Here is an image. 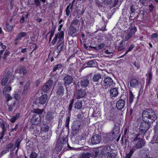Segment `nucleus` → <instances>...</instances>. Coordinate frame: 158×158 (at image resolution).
Returning <instances> with one entry per match:
<instances>
[{"label":"nucleus","mask_w":158,"mask_h":158,"mask_svg":"<svg viewBox=\"0 0 158 158\" xmlns=\"http://www.w3.org/2000/svg\"><path fill=\"white\" fill-rule=\"evenodd\" d=\"M156 118L155 112L151 109H147L143 111L142 113V119L144 121H147L146 118L150 119L152 121H154L156 119Z\"/></svg>","instance_id":"f257e3e1"},{"label":"nucleus","mask_w":158,"mask_h":158,"mask_svg":"<svg viewBox=\"0 0 158 158\" xmlns=\"http://www.w3.org/2000/svg\"><path fill=\"white\" fill-rule=\"evenodd\" d=\"M139 135L138 134H136L135 133H133L131 135V140L132 141L131 143L133 144L134 143H135L137 141H138L137 144H136V145L134 146L132 148L135 149L140 148L143 145L144 141L142 139L139 140Z\"/></svg>","instance_id":"f03ea898"},{"label":"nucleus","mask_w":158,"mask_h":158,"mask_svg":"<svg viewBox=\"0 0 158 158\" xmlns=\"http://www.w3.org/2000/svg\"><path fill=\"white\" fill-rule=\"evenodd\" d=\"M64 35L63 31H60L57 34H56L52 42V44L53 45H54L57 40L58 38L59 40V41H62L64 38Z\"/></svg>","instance_id":"7ed1b4c3"},{"label":"nucleus","mask_w":158,"mask_h":158,"mask_svg":"<svg viewBox=\"0 0 158 158\" xmlns=\"http://www.w3.org/2000/svg\"><path fill=\"white\" fill-rule=\"evenodd\" d=\"M52 81L51 80L48 81L43 86L42 90L44 92H48L50 91L52 88Z\"/></svg>","instance_id":"20e7f679"},{"label":"nucleus","mask_w":158,"mask_h":158,"mask_svg":"<svg viewBox=\"0 0 158 158\" xmlns=\"http://www.w3.org/2000/svg\"><path fill=\"white\" fill-rule=\"evenodd\" d=\"M148 128V124L145 121L142 123L139 126V131L141 133H145Z\"/></svg>","instance_id":"39448f33"},{"label":"nucleus","mask_w":158,"mask_h":158,"mask_svg":"<svg viewBox=\"0 0 158 158\" xmlns=\"http://www.w3.org/2000/svg\"><path fill=\"white\" fill-rule=\"evenodd\" d=\"M79 84L82 87H86L88 86L89 82L88 80L85 77L81 78L80 79Z\"/></svg>","instance_id":"423d86ee"},{"label":"nucleus","mask_w":158,"mask_h":158,"mask_svg":"<svg viewBox=\"0 0 158 158\" xmlns=\"http://www.w3.org/2000/svg\"><path fill=\"white\" fill-rule=\"evenodd\" d=\"M101 139V137L98 135H94L91 139V142L93 144H95L99 143Z\"/></svg>","instance_id":"0eeeda50"},{"label":"nucleus","mask_w":158,"mask_h":158,"mask_svg":"<svg viewBox=\"0 0 158 158\" xmlns=\"http://www.w3.org/2000/svg\"><path fill=\"white\" fill-rule=\"evenodd\" d=\"M41 121V117L40 116L34 115L32 118L31 122L34 125H37L40 123Z\"/></svg>","instance_id":"6e6552de"},{"label":"nucleus","mask_w":158,"mask_h":158,"mask_svg":"<svg viewBox=\"0 0 158 158\" xmlns=\"http://www.w3.org/2000/svg\"><path fill=\"white\" fill-rule=\"evenodd\" d=\"M111 151V149L110 146L103 147L101 151V153L104 156H106Z\"/></svg>","instance_id":"1a4fd4ad"},{"label":"nucleus","mask_w":158,"mask_h":158,"mask_svg":"<svg viewBox=\"0 0 158 158\" xmlns=\"http://www.w3.org/2000/svg\"><path fill=\"white\" fill-rule=\"evenodd\" d=\"M103 82L104 86L106 87H108L112 85L113 81L111 78L108 77L104 79Z\"/></svg>","instance_id":"9d476101"},{"label":"nucleus","mask_w":158,"mask_h":158,"mask_svg":"<svg viewBox=\"0 0 158 158\" xmlns=\"http://www.w3.org/2000/svg\"><path fill=\"white\" fill-rule=\"evenodd\" d=\"M106 1H105L103 2L104 3L109 5V7L110 8H113L115 6L118 1V0H114V1H112V0H106Z\"/></svg>","instance_id":"9b49d317"},{"label":"nucleus","mask_w":158,"mask_h":158,"mask_svg":"<svg viewBox=\"0 0 158 158\" xmlns=\"http://www.w3.org/2000/svg\"><path fill=\"white\" fill-rule=\"evenodd\" d=\"M16 72L19 73L21 75H22L23 76H24L26 74L27 71L24 66H21L18 68L16 70Z\"/></svg>","instance_id":"f8f14e48"},{"label":"nucleus","mask_w":158,"mask_h":158,"mask_svg":"<svg viewBox=\"0 0 158 158\" xmlns=\"http://www.w3.org/2000/svg\"><path fill=\"white\" fill-rule=\"evenodd\" d=\"M125 105V101L121 99H119L117 101L116 103V106L118 109L121 110L123 108Z\"/></svg>","instance_id":"ddd939ff"},{"label":"nucleus","mask_w":158,"mask_h":158,"mask_svg":"<svg viewBox=\"0 0 158 158\" xmlns=\"http://www.w3.org/2000/svg\"><path fill=\"white\" fill-rule=\"evenodd\" d=\"M120 128L118 127L115 126L112 132V136L115 138L119 135Z\"/></svg>","instance_id":"4468645a"},{"label":"nucleus","mask_w":158,"mask_h":158,"mask_svg":"<svg viewBox=\"0 0 158 158\" xmlns=\"http://www.w3.org/2000/svg\"><path fill=\"white\" fill-rule=\"evenodd\" d=\"M136 31V28L135 27H133L130 30L129 33L125 36V40H128L129 39Z\"/></svg>","instance_id":"2eb2a0df"},{"label":"nucleus","mask_w":158,"mask_h":158,"mask_svg":"<svg viewBox=\"0 0 158 158\" xmlns=\"http://www.w3.org/2000/svg\"><path fill=\"white\" fill-rule=\"evenodd\" d=\"M64 80L65 84L69 85L72 82L73 78L69 75H67L64 77Z\"/></svg>","instance_id":"dca6fc26"},{"label":"nucleus","mask_w":158,"mask_h":158,"mask_svg":"<svg viewBox=\"0 0 158 158\" xmlns=\"http://www.w3.org/2000/svg\"><path fill=\"white\" fill-rule=\"evenodd\" d=\"M27 35V33L24 32H22L19 33L18 35L17 36L16 39H15V41H17L19 40H20L22 39V38L25 37Z\"/></svg>","instance_id":"f3484780"},{"label":"nucleus","mask_w":158,"mask_h":158,"mask_svg":"<svg viewBox=\"0 0 158 158\" xmlns=\"http://www.w3.org/2000/svg\"><path fill=\"white\" fill-rule=\"evenodd\" d=\"M47 99V95L46 94H44L40 98L39 103L42 104H44L46 102Z\"/></svg>","instance_id":"a211bd4d"},{"label":"nucleus","mask_w":158,"mask_h":158,"mask_svg":"<svg viewBox=\"0 0 158 158\" xmlns=\"http://www.w3.org/2000/svg\"><path fill=\"white\" fill-rule=\"evenodd\" d=\"M110 95L112 97H116L118 94L117 89L115 88H112L110 91Z\"/></svg>","instance_id":"6ab92c4d"},{"label":"nucleus","mask_w":158,"mask_h":158,"mask_svg":"<svg viewBox=\"0 0 158 158\" xmlns=\"http://www.w3.org/2000/svg\"><path fill=\"white\" fill-rule=\"evenodd\" d=\"M85 91L82 89H80L77 92V98H81L84 97L85 95Z\"/></svg>","instance_id":"aec40b11"},{"label":"nucleus","mask_w":158,"mask_h":158,"mask_svg":"<svg viewBox=\"0 0 158 158\" xmlns=\"http://www.w3.org/2000/svg\"><path fill=\"white\" fill-rule=\"evenodd\" d=\"M138 80L135 79H131L130 81V86L132 88H135L138 85Z\"/></svg>","instance_id":"412c9836"},{"label":"nucleus","mask_w":158,"mask_h":158,"mask_svg":"<svg viewBox=\"0 0 158 158\" xmlns=\"http://www.w3.org/2000/svg\"><path fill=\"white\" fill-rule=\"evenodd\" d=\"M64 93V89L63 87L60 86L58 88L56 91V93L58 95H62Z\"/></svg>","instance_id":"4be33fe9"},{"label":"nucleus","mask_w":158,"mask_h":158,"mask_svg":"<svg viewBox=\"0 0 158 158\" xmlns=\"http://www.w3.org/2000/svg\"><path fill=\"white\" fill-rule=\"evenodd\" d=\"M12 89V88L10 86H6L4 89L3 94L4 95L6 94L7 92H10Z\"/></svg>","instance_id":"5701e85b"},{"label":"nucleus","mask_w":158,"mask_h":158,"mask_svg":"<svg viewBox=\"0 0 158 158\" xmlns=\"http://www.w3.org/2000/svg\"><path fill=\"white\" fill-rule=\"evenodd\" d=\"M53 118V114L52 113L50 112L47 113L45 116V118L47 120H50Z\"/></svg>","instance_id":"b1692460"},{"label":"nucleus","mask_w":158,"mask_h":158,"mask_svg":"<svg viewBox=\"0 0 158 158\" xmlns=\"http://www.w3.org/2000/svg\"><path fill=\"white\" fill-rule=\"evenodd\" d=\"M82 106L81 101H78L75 103L74 107L77 109H79Z\"/></svg>","instance_id":"393cba45"},{"label":"nucleus","mask_w":158,"mask_h":158,"mask_svg":"<svg viewBox=\"0 0 158 158\" xmlns=\"http://www.w3.org/2000/svg\"><path fill=\"white\" fill-rule=\"evenodd\" d=\"M19 117V114H17L15 116H13L10 118V120L12 123H14L16 120Z\"/></svg>","instance_id":"a878e982"},{"label":"nucleus","mask_w":158,"mask_h":158,"mask_svg":"<svg viewBox=\"0 0 158 158\" xmlns=\"http://www.w3.org/2000/svg\"><path fill=\"white\" fill-rule=\"evenodd\" d=\"M101 78V75L100 74H96L94 76L93 78V80L94 82H96Z\"/></svg>","instance_id":"bb28decb"},{"label":"nucleus","mask_w":158,"mask_h":158,"mask_svg":"<svg viewBox=\"0 0 158 158\" xmlns=\"http://www.w3.org/2000/svg\"><path fill=\"white\" fill-rule=\"evenodd\" d=\"M134 98V96L131 91H129V101L130 103H132Z\"/></svg>","instance_id":"cd10ccee"},{"label":"nucleus","mask_w":158,"mask_h":158,"mask_svg":"<svg viewBox=\"0 0 158 158\" xmlns=\"http://www.w3.org/2000/svg\"><path fill=\"white\" fill-rule=\"evenodd\" d=\"M147 76L148 77V83L150 84V82L152 80V73L151 72H149L147 74H146Z\"/></svg>","instance_id":"c85d7f7f"},{"label":"nucleus","mask_w":158,"mask_h":158,"mask_svg":"<svg viewBox=\"0 0 158 158\" xmlns=\"http://www.w3.org/2000/svg\"><path fill=\"white\" fill-rule=\"evenodd\" d=\"M70 4L71 3H70L69 5L67 6L66 10V15L67 16H69L70 14V11L69 10V8H70V9H72V5H71L70 6Z\"/></svg>","instance_id":"c756f323"},{"label":"nucleus","mask_w":158,"mask_h":158,"mask_svg":"<svg viewBox=\"0 0 158 158\" xmlns=\"http://www.w3.org/2000/svg\"><path fill=\"white\" fill-rule=\"evenodd\" d=\"M44 110L43 109H35L33 110L34 113L37 114H42Z\"/></svg>","instance_id":"7c9ffc66"},{"label":"nucleus","mask_w":158,"mask_h":158,"mask_svg":"<svg viewBox=\"0 0 158 158\" xmlns=\"http://www.w3.org/2000/svg\"><path fill=\"white\" fill-rule=\"evenodd\" d=\"M135 150V148H132L129 153L126 155V158H130Z\"/></svg>","instance_id":"2f4dec72"},{"label":"nucleus","mask_w":158,"mask_h":158,"mask_svg":"<svg viewBox=\"0 0 158 158\" xmlns=\"http://www.w3.org/2000/svg\"><path fill=\"white\" fill-rule=\"evenodd\" d=\"M14 26L10 25L9 24L7 23L6 25V27L8 31H11L14 28Z\"/></svg>","instance_id":"473e14b6"},{"label":"nucleus","mask_w":158,"mask_h":158,"mask_svg":"<svg viewBox=\"0 0 158 158\" xmlns=\"http://www.w3.org/2000/svg\"><path fill=\"white\" fill-rule=\"evenodd\" d=\"M8 81V77H5L3 78L2 80V84L3 85H5L6 83Z\"/></svg>","instance_id":"72a5a7b5"},{"label":"nucleus","mask_w":158,"mask_h":158,"mask_svg":"<svg viewBox=\"0 0 158 158\" xmlns=\"http://www.w3.org/2000/svg\"><path fill=\"white\" fill-rule=\"evenodd\" d=\"M49 128L48 126H44V127H42L41 129V131L44 132H46L48 131Z\"/></svg>","instance_id":"f704fd0d"},{"label":"nucleus","mask_w":158,"mask_h":158,"mask_svg":"<svg viewBox=\"0 0 158 158\" xmlns=\"http://www.w3.org/2000/svg\"><path fill=\"white\" fill-rule=\"evenodd\" d=\"M29 85L30 83L29 82H27V84L25 85L23 91V93H25V92L26 91V90H27V89L29 88Z\"/></svg>","instance_id":"c9c22d12"},{"label":"nucleus","mask_w":158,"mask_h":158,"mask_svg":"<svg viewBox=\"0 0 158 158\" xmlns=\"http://www.w3.org/2000/svg\"><path fill=\"white\" fill-rule=\"evenodd\" d=\"M91 156V154L87 152L84 154L83 155L82 157L83 158H89Z\"/></svg>","instance_id":"e433bc0d"},{"label":"nucleus","mask_w":158,"mask_h":158,"mask_svg":"<svg viewBox=\"0 0 158 158\" xmlns=\"http://www.w3.org/2000/svg\"><path fill=\"white\" fill-rule=\"evenodd\" d=\"M61 64H60L56 65L53 68V71L54 72L56 71L57 69H59L61 67Z\"/></svg>","instance_id":"4c0bfd02"},{"label":"nucleus","mask_w":158,"mask_h":158,"mask_svg":"<svg viewBox=\"0 0 158 158\" xmlns=\"http://www.w3.org/2000/svg\"><path fill=\"white\" fill-rule=\"evenodd\" d=\"M152 144L154 143H158V137H154L152 141Z\"/></svg>","instance_id":"58836bf2"},{"label":"nucleus","mask_w":158,"mask_h":158,"mask_svg":"<svg viewBox=\"0 0 158 158\" xmlns=\"http://www.w3.org/2000/svg\"><path fill=\"white\" fill-rule=\"evenodd\" d=\"M6 97L7 98V104H8V102L10 100H11L12 99V98L10 96L9 94H7L6 95Z\"/></svg>","instance_id":"ea45409f"},{"label":"nucleus","mask_w":158,"mask_h":158,"mask_svg":"<svg viewBox=\"0 0 158 158\" xmlns=\"http://www.w3.org/2000/svg\"><path fill=\"white\" fill-rule=\"evenodd\" d=\"M37 154L35 152H32L31 154L30 158H36L37 157Z\"/></svg>","instance_id":"a19ab883"},{"label":"nucleus","mask_w":158,"mask_h":158,"mask_svg":"<svg viewBox=\"0 0 158 158\" xmlns=\"http://www.w3.org/2000/svg\"><path fill=\"white\" fill-rule=\"evenodd\" d=\"M131 12L130 13V17L131 18L133 17L134 15V13L135 12V10L132 7V6L131 7Z\"/></svg>","instance_id":"79ce46f5"},{"label":"nucleus","mask_w":158,"mask_h":158,"mask_svg":"<svg viewBox=\"0 0 158 158\" xmlns=\"http://www.w3.org/2000/svg\"><path fill=\"white\" fill-rule=\"evenodd\" d=\"M105 53L107 55H110L109 56L106 55V56L109 57H111L113 54V53L112 52H109L107 50L105 51Z\"/></svg>","instance_id":"37998d69"},{"label":"nucleus","mask_w":158,"mask_h":158,"mask_svg":"<svg viewBox=\"0 0 158 158\" xmlns=\"http://www.w3.org/2000/svg\"><path fill=\"white\" fill-rule=\"evenodd\" d=\"M116 155L114 153H112L108 155L107 158H115Z\"/></svg>","instance_id":"c03bdc74"},{"label":"nucleus","mask_w":158,"mask_h":158,"mask_svg":"<svg viewBox=\"0 0 158 158\" xmlns=\"http://www.w3.org/2000/svg\"><path fill=\"white\" fill-rule=\"evenodd\" d=\"M50 34V35L49 37V41L50 42L52 40V38L53 37V36L54 35V31H51L49 33Z\"/></svg>","instance_id":"a18cd8bd"},{"label":"nucleus","mask_w":158,"mask_h":158,"mask_svg":"<svg viewBox=\"0 0 158 158\" xmlns=\"http://www.w3.org/2000/svg\"><path fill=\"white\" fill-rule=\"evenodd\" d=\"M17 104L16 102H15L13 104V106H12L11 105H9L8 106V109L10 111H12L13 110V108H14L15 106Z\"/></svg>","instance_id":"49530a36"},{"label":"nucleus","mask_w":158,"mask_h":158,"mask_svg":"<svg viewBox=\"0 0 158 158\" xmlns=\"http://www.w3.org/2000/svg\"><path fill=\"white\" fill-rule=\"evenodd\" d=\"M70 120V118L69 117H68L66 120L65 122V126L66 127H68L69 126V121Z\"/></svg>","instance_id":"de8ad7c7"},{"label":"nucleus","mask_w":158,"mask_h":158,"mask_svg":"<svg viewBox=\"0 0 158 158\" xmlns=\"http://www.w3.org/2000/svg\"><path fill=\"white\" fill-rule=\"evenodd\" d=\"M87 64L89 67H91L93 65H94V63L93 61H90Z\"/></svg>","instance_id":"09e8293b"},{"label":"nucleus","mask_w":158,"mask_h":158,"mask_svg":"<svg viewBox=\"0 0 158 158\" xmlns=\"http://www.w3.org/2000/svg\"><path fill=\"white\" fill-rule=\"evenodd\" d=\"M73 99H72V100L71 102H70V103L69 104V112L72 108V105H73Z\"/></svg>","instance_id":"8fccbe9b"},{"label":"nucleus","mask_w":158,"mask_h":158,"mask_svg":"<svg viewBox=\"0 0 158 158\" xmlns=\"http://www.w3.org/2000/svg\"><path fill=\"white\" fill-rule=\"evenodd\" d=\"M10 52L9 51H6L5 52L4 56H3V59L5 60L7 56L10 54Z\"/></svg>","instance_id":"3c124183"},{"label":"nucleus","mask_w":158,"mask_h":158,"mask_svg":"<svg viewBox=\"0 0 158 158\" xmlns=\"http://www.w3.org/2000/svg\"><path fill=\"white\" fill-rule=\"evenodd\" d=\"M62 149V145H60L59 147L58 148V146L57 145L56 147V149L57 151H59L60 150H61Z\"/></svg>","instance_id":"603ef678"},{"label":"nucleus","mask_w":158,"mask_h":158,"mask_svg":"<svg viewBox=\"0 0 158 158\" xmlns=\"http://www.w3.org/2000/svg\"><path fill=\"white\" fill-rule=\"evenodd\" d=\"M134 47V46L133 45H131L130 46V47H129V48L127 50L125 54H126L127 52L131 51L132 50V49Z\"/></svg>","instance_id":"864d4df0"},{"label":"nucleus","mask_w":158,"mask_h":158,"mask_svg":"<svg viewBox=\"0 0 158 158\" xmlns=\"http://www.w3.org/2000/svg\"><path fill=\"white\" fill-rule=\"evenodd\" d=\"M105 46V44L104 43H101L98 45V48L99 49H102Z\"/></svg>","instance_id":"5fc2aeb1"},{"label":"nucleus","mask_w":158,"mask_h":158,"mask_svg":"<svg viewBox=\"0 0 158 158\" xmlns=\"http://www.w3.org/2000/svg\"><path fill=\"white\" fill-rule=\"evenodd\" d=\"M158 36V35L156 33H154L152 35L151 37L153 38H156Z\"/></svg>","instance_id":"6e6d98bb"},{"label":"nucleus","mask_w":158,"mask_h":158,"mask_svg":"<svg viewBox=\"0 0 158 158\" xmlns=\"http://www.w3.org/2000/svg\"><path fill=\"white\" fill-rule=\"evenodd\" d=\"M35 2L36 6H39L40 4V2L39 0H35Z\"/></svg>","instance_id":"4d7b16f0"},{"label":"nucleus","mask_w":158,"mask_h":158,"mask_svg":"<svg viewBox=\"0 0 158 158\" xmlns=\"http://www.w3.org/2000/svg\"><path fill=\"white\" fill-rule=\"evenodd\" d=\"M19 95L17 94H14V98L16 100L18 99L19 98Z\"/></svg>","instance_id":"13d9d810"},{"label":"nucleus","mask_w":158,"mask_h":158,"mask_svg":"<svg viewBox=\"0 0 158 158\" xmlns=\"http://www.w3.org/2000/svg\"><path fill=\"white\" fill-rule=\"evenodd\" d=\"M19 143H20L19 142H18V141L17 140L16 141V143L15 145V148L16 147V148H18L19 147Z\"/></svg>","instance_id":"bf43d9fd"},{"label":"nucleus","mask_w":158,"mask_h":158,"mask_svg":"<svg viewBox=\"0 0 158 158\" xmlns=\"http://www.w3.org/2000/svg\"><path fill=\"white\" fill-rule=\"evenodd\" d=\"M17 127H18V124H17L16 125V126L14 128L12 129L11 130V131H13L14 130L16 131V130L17 128Z\"/></svg>","instance_id":"052dcab7"},{"label":"nucleus","mask_w":158,"mask_h":158,"mask_svg":"<svg viewBox=\"0 0 158 158\" xmlns=\"http://www.w3.org/2000/svg\"><path fill=\"white\" fill-rule=\"evenodd\" d=\"M155 132L158 133V126H156L155 128Z\"/></svg>","instance_id":"680f3d73"},{"label":"nucleus","mask_w":158,"mask_h":158,"mask_svg":"<svg viewBox=\"0 0 158 158\" xmlns=\"http://www.w3.org/2000/svg\"><path fill=\"white\" fill-rule=\"evenodd\" d=\"M24 18L23 17L20 19V22L21 23H23L24 22Z\"/></svg>","instance_id":"e2e57ef3"},{"label":"nucleus","mask_w":158,"mask_h":158,"mask_svg":"<svg viewBox=\"0 0 158 158\" xmlns=\"http://www.w3.org/2000/svg\"><path fill=\"white\" fill-rule=\"evenodd\" d=\"M62 26H63V25H62V24H61V25H60L58 27V30L59 31H60L61 30V28H62Z\"/></svg>","instance_id":"0e129e2a"},{"label":"nucleus","mask_w":158,"mask_h":158,"mask_svg":"<svg viewBox=\"0 0 158 158\" xmlns=\"http://www.w3.org/2000/svg\"><path fill=\"white\" fill-rule=\"evenodd\" d=\"M153 6L152 5H150L149 6V9L150 10V11H152L153 9Z\"/></svg>","instance_id":"69168bd1"},{"label":"nucleus","mask_w":158,"mask_h":158,"mask_svg":"<svg viewBox=\"0 0 158 158\" xmlns=\"http://www.w3.org/2000/svg\"><path fill=\"white\" fill-rule=\"evenodd\" d=\"M146 0H139V2L142 3V4H143L145 3V2Z\"/></svg>","instance_id":"338daca9"},{"label":"nucleus","mask_w":158,"mask_h":158,"mask_svg":"<svg viewBox=\"0 0 158 158\" xmlns=\"http://www.w3.org/2000/svg\"><path fill=\"white\" fill-rule=\"evenodd\" d=\"M1 46H2V48L3 49H4L6 48V46L5 45H3L2 44H1Z\"/></svg>","instance_id":"774afa93"}]
</instances>
